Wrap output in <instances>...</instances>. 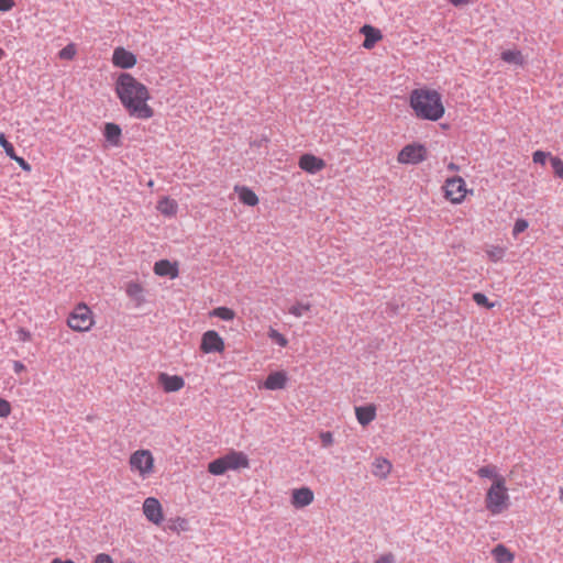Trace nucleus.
<instances>
[{
    "label": "nucleus",
    "mask_w": 563,
    "mask_h": 563,
    "mask_svg": "<svg viewBox=\"0 0 563 563\" xmlns=\"http://www.w3.org/2000/svg\"><path fill=\"white\" fill-rule=\"evenodd\" d=\"M114 90L131 118L148 120L154 115V110L148 104L151 95L147 87L131 74H120L115 80Z\"/></svg>",
    "instance_id": "nucleus-1"
},
{
    "label": "nucleus",
    "mask_w": 563,
    "mask_h": 563,
    "mask_svg": "<svg viewBox=\"0 0 563 563\" xmlns=\"http://www.w3.org/2000/svg\"><path fill=\"white\" fill-rule=\"evenodd\" d=\"M410 106L423 120L438 121L444 114L441 95L435 90L415 89L410 95Z\"/></svg>",
    "instance_id": "nucleus-2"
},
{
    "label": "nucleus",
    "mask_w": 563,
    "mask_h": 563,
    "mask_svg": "<svg viewBox=\"0 0 563 563\" xmlns=\"http://www.w3.org/2000/svg\"><path fill=\"white\" fill-rule=\"evenodd\" d=\"M485 505L493 515H498L508 507L509 495L505 478H497V483L492 484L486 494Z\"/></svg>",
    "instance_id": "nucleus-3"
},
{
    "label": "nucleus",
    "mask_w": 563,
    "mask_h": 563,
    "mask_svg": "<svg viewBox=\"0 0 563 563\" xmlns=\"http://www.w3.org/2000/svg\"><path fill=\"white\" fill-rule=\"evenodd\" d=\"M154 456L150 450L140 449L133 452L129 459L130 470L141 478H148L154 473Z\"/></svg>",
    "instance_id": "nucleus-4"
},
{
    "label": "nucleus",
    "mask_w": 563,
    "mask_h": 563,
    "mask_svg": "<svg viewBox=\"0 0 563 563\" xmlns=\"http://www.w3.org/2000/svg\"><path fill=\"white\" fill-rule=\"evenodd\" d=\"M67 324L74 331L87 332L95 324L93 314L86 303H78L69 313Z\"/></svg>",
    "instance_id": "nucleus-5"
},
{
    "label": "nucleus",
    "mask_w": 563,
    "mask_h": 563,
    "mask_svg": "<svg viewBox=\"0 0 563 563\" xmlns=\"http://www.w3.org/2000/svg\"><path fill=\"white\" fill-rule=\"evenodd\" d=\"M443 189L445 198L452 203H461L466 196V184L460 176L446 179Z\"/></svg>",
    "instance_id": "nucleus-6"
},
{
    "label": "nucleus",
    "mask_w": 563,
    "mask_h": 563,
    "mask_svg": "<svg viewBox=\"0 0 563 563\" xmlns=\"http://www.w3.org/2000/svg\"><path fill=\"white\" fill-rule=\"evenodd\" d=\"M224 347V341L217 331L208 330L202 334L200 350L203 353H222Z\"/></svg>",
    "instance_id": "nucleus-7"
},
{
    "label": "nucleus",
    "mask_w": 563,
    "mask_h": 563,
    "mask_svg": "<svg viewBox=\"0 0 563 563\" xmlns=\"http://www.w3.org/2000/svg\"><path fill=\"white\" fill-rule=\"evenodd\" d=\"M426 158V148L420 144L406 145L398 154V162L402 164H418Z\"/></svg>",
    "instance_id": "nucleus-8"
},
{
    "label": "nucleus",
    "mask_w": 563,
    "mask_h": 563,
    "mask_svg": "<svg viewBox=\"0 0 563 563\" xmlns=\"http://www.w3.org/2000/svg\"><path fill=\"white\" fill-rule=\"evenodd\" d=\"M227 471H236L240 468H246L250 465L249 457L241 451H230L225 455L220 457Z\"/></svg>",
    "instance_id": "nucleus-9"
},
{
    "label": "nucleus",
    "mask_w": 563,
    "mask_h": 563,
    "mask_svg": "<svg viewBox=\"0 0 563 563\" xmlns=\"http://www.w3.org/2000/svg\"><path fill=\"white\" fill-rule=\"evenodd\" d=\"M143 514L146 519L155 525H159L163 521L162 505L158 499L154 497H147L143 503Z\"/></svg>",
    "instance_id": "nucleus-10"
},
{
    "label": "nucleus",
    "mask_w": 563,
    "mask_h": 563,
    "mask_svg": "<svg viewBox=\"0 0 563 563\" xmlns=\"http://www.w3.org/2000/svg\"><path fill=\"white\" fill-rule=\"evenodd\" d=\"M112 63L114 66L129 69L136 64V57L133 53L126 51L123 47H117L113 51Z\"/></svg>",
    "instance_id": "nucleus-11"
},
{
    "label": "nucleus",
    "mask_w": 563,
    "mask_h": 563,
    "mask_svg": "<svg viewBox=\"0 0 563 563\" xmlns=\"http://www.w3.org/2000/svg\"><path fill=\"white\" fill-rule=\"evenodd\" d=\"M298 164L302 170L309 174H316L325 167V162L312 154H303Z\"/></svg>",
    "instance_id": "nucleus-12"
},
{
    "label": "nucleus",
    "mask_w": 563,
    "mask_h": 563,
    "mask_svg": "<svg viewBox=\"0 0 563 563\" xmlns=\"http://www.w3.org/2000/svg\"><path fill=\"white\" fill-rule=\"evenodd\" d=\"M314 495L309 487L296 488L291 493V505L295 508H303L313 501Z\"/></svg>",
    "instance_id": "nucleus-13"
},
{
    "label": "nucleus",
    "mask_w": 563,
    "mask_h": 563,
    "mask_svg": "<svg viewBox=\"0 0 563 563\" xmlns=\"http://www.w3.org/2000/svg\"><path fill=\"white\" fill-rule=\"evenodd\" d=\"M158 382L166 393L178 391L185 385L183 377H180L178 375H168L166 373L159 374Z\"/></svg>",
    "instance_id": "nucleus-14"
},
{
    "label": "nucleus",
    "mask_w": 563,
    "mask_h": 563,
    "mask_svg": "<svg viewBox=\"0 0 563 563\" xmlns=\"http://www.w3.org/2000/svg\"><path fill=\"white\" fill-rule=\"evenodd\" d=\"M288 377L284 371L271 373L265 379L263 387L267 390H279L286 387Z\"/></svg>",
    "instance_id": "nucleus-15"
},
{
    "label": "nucleus",
    "mask_w": 563,
    "mask_h": 563,
    "mask_svg": "<svg viewBox=\"0 0 563 563\" xmlns=\"http://www.w3.org/2000/svg\"><path fill=\"white\" fill-rule=\"evenodd\" d=\"M154 273L158 276L176 278L178 276V267L168 260H161L154 264Z\"/></svg>",
    "instance_id": "nucleus-16"
},
{
    "label": "nucleus",
    "mask_w": 563,
    "mask_h": 563,
    "mask_svg": "<svg viewBox=\"0 0 563 563\" xmlns=\"http://www.w3.org/2000/svg\"><path fill=\"white\" fill-rule=\"evenodd\" d=\"M391 467V463L387 459L377 457L373 463L372 473L374 476L385 479L390 474Z\"/></svg>",
    "instance_id": "nucleus-17"
},
{
    "label": "nucleus",
    "mask_w": 563,
    "mask_h": 563,
    "mask_svg": "<svg viewBox=\"0 0 563 563\" xmlns=\"http://www.w3.org/2000/svg\"><path fill=\"white\" fill-rule=\"evenodd\" d=\"M355 415L360 424L367 426L375 419L376 409L374 406L356 407Z\"/></svg>",
    "instance_id": "nucleus-18"
},
{
    "label": "nucleus",
    "mask_w": 563,
    "mask_h": 563,
    "mask_svg": "<svg viewBox=\"0 0 563 563\" xmlns=\"http://www.w3.org/2000/svg\"><path fill=\"white\" fill-rule=\"evenodd\" d=\"M361 32L365 35L363 46L367 49L372 48L382 38L380 31L371 25H364Z\"/></svg>",
    "instance_id": "nucleus-19"
},
{
    "label": "nucleus",
    "mask_w": 563,
    "mask_h": 563,
    "mask_svg": "<svg viewBox=\"0 0 563 563\" xmlns=\"http://www.w3.org/2000/svg\"><path fill=\"white\" fill-rule=\"evenodd\" d=\"M103 135L111 145H120L121 128L115 123H106Z\"/></svg>",
    "instance_id": "nucleus-20"
},
{
    "label": "nucleus",
    "mask_w": 563,
    "mask_h": 563,
    "mask_svg": "<svg viewBox=\"0 0 563 563\" xmlns=\"http://www.w3.org/2000/svg\"><path fill=\"white\" fill-rule=\"evenodd\" d=\"M500 58L510 65L523 66L526 64V58L519 49L504 51Z\"/></svg>",
    "instance_id": "nucleus-21"
},
{
    "label": "nucleus",
    "mask_w": 563,
    "mask_h": 563,
    "mask_svg": "<svg viewBox=\"0 0 563 563\" xmlns=\"http://www.w3.org/2000/svg\"><path fill=\"white\" fill-rule=\"evenodd\" d=\"M156 208L162 214L173 217L177 213L178 205L174 199L164 197L157 202Z\"/></svg>",
    "instance_id": "nucleus-22"
},
{
    "label": "nucleus",
    "mask_w": 563,
    "mask_h": 563,
    "mask_svg": "<svg viewBox=\"0 0 563 563\" xmlns=\"http://www.w3.org/2000/svg\"><path fill=\"white\" fill-rule=\"evenodd\" d=\"M239 192V199L246 206L254 207L258 203V198L253 190L247 187H235Z\"/></svg>",
    "instance_id": "nucleus-23"
},
{
    "label": "nucleus",
    "mask_w": 563,
    "mask_h": 563,
    "mask_svg": "<svg viewBox=\"0 0 563 563\" xmlns=\"http://www.w3.org/2000/svg\"><path fill=\"white\" fill-rule=\"evenodd\" d=\"M492 554L497 563H511L514 561L512 553L504 544L496 545Z\"/></svg>",
    "instance_id": "nucleus-24"
},
{
    "label": "nucleus",
    "mask_w": 563,
    "mask_h": 563,
    "mask_svg": "<svg viewBox=\"0 0 563 563\" xmlns=\"http://www.w3.org/2000/svg\"><path fill=\"white\" fill-rule=\"evenodd\" d=\"M126 294L128 296L137 302V305L144 301V291L143 287L139 283H129L126 285Z\"/></svg>",
    "instance_id": "nucleus-25"
},
{
    "label": "nucleus",
    "mask_w": 563,
    "mask_h": 563,
    "mask_svg": "<svg viewBox=\"0 0 563 563\" xmlns=\"http://www.w3.org/2000/svg\"><path fill=\"white\" fill-rule=\"evenodd\" d=\"M477 474L483 478H493L494 483H497V478H504L501 475L497 473V468L492 465L483 466L478 468Z\"/></svg>",
    "instance_id": "nucleus-26"
},
{
    "label": "nucleus",
    "mask_w": 563,
    "mask_h": 563,
    "mask_svg": "<svg viewBox=\"0 0 563 563\" xmlns=\"http://www.w3.org/2000/svg\"><path fill=\"white\" fill-rule=\"evenodd\" d=\"M211 316L218 317L221 320L231 321L234 319L235 313L232 309L228 307H218L212 310Z\"/></svg>",
    "instance_id": "nucleus-27"
},
{
    "label": "nucleus",
    "mask_w": 563,
    "mask_h": 563,
    "mask_svg": "<svg viewBox=\"0 0 563 563\" xmlns=\"http://www.w3.org/2000/svg\"><path fill=\"white\" fill-rule=\"evenodd\" d=\"M208 471L214 476H220L227 472V467H224L220 457H218L208 464Z\"/></svg>",
    "instance_id": "nucleus-28"
},
{
    "label": "nucleus",
    "mask_w": 563,
    "mask_h": 563,
    "mask_svg": "<svg viewBox=\"0 0 563 563\" xmlns=\"http://www.w3.org/2000/svg\"><path fill=\"white\" fill-rule=\"evenodd\" d=\"M311 308L310 303H303V302H297L296 305L291 306L289 308V313L299 318L303 316L307 311H309Z\"/></svg>",
    "instance_id": "nucleus-29"
},
{
    "label": "nucleus",
    "mask_w": 563,
    "mask_h": 563,
    "mask_svg": "<svg viewBox=\"0 0 563 563\" xmlns=\"http://www.w3.org/2000/svg\"><path fill=\"white\" fill-rule=\"evenodd\" d=\"M76 52L75 44L70 43L59 51L58 56L60 59L70 60L75 57Z\"/></svg>",
    "instance_id": "nucleus-30"
},
{
    "label": "nucleus",
    "mask_w": 563,
    "mask_h": 563,
    "mask_svg": "<svg viewBox=\"0 0 563 563\" xmlns=\"http://www.w3.org/2000/svg\"><path fill=\"white\" fill-rule=\"evenodd\" d=\"M268 336L279 346H286L288 343L287 339L280 332L273 328L269 329Z\"/></svg>",
    "instance_id": "nucleus-31"
},
{
    "label": "nucleus",
    "mask_w": 563,
    "mask_h": 563,
    "mask_svg": "<svg viewBox=\"0 0 563 563\" xmlns=\"http://www.w3.org/2000/svg\"><path fill=\"white\" fill-rule=\"evenodd\" d=\"M0 146L4 150L7 156L13 157L15 150L13 145L7 140L4 133L0 132Z\"/></svg>",
    "instance_id": "nucleus-32"
},
{
    "label": "nucleus",
    "mask_w": 563,
    "mask_h": 563,
    "mask_svg": "<svg viewBox=\"0 0 563 563\" xmlns=\"http://www.w3.org/2000/svg\"><path fill=\"white\" fill-rule=\"evenodd\" d=\"M550 161H551V166L553 168L554 174L559 178L563 179V161L556 156L551 157Z\"/></svg>",
    "instance_id": "nucleus-33"
},
{
    "label": "nucleus",
    "mask_w": 563,
    "mask_h": 563,
    "mask_svg": "<svg viewBox=\"0 0 563 563\" xmlns=\"http://www.w3.org/2000/svg\"><path fill=\"white\" fill-rule=\"evenodd\" d=\"M529 223L525 219H517L512 229L514 236H518L520 233L527 230Z\"/></svg>",
    "instance_id": "nucleus-34"
},
{
    "label": "nucleus",
    "mask_w": 563,
    "mask_h": 563,
    "mask_svg": "<svg viewBox=\"0 0 563 563\" xmlns=\"http://www.w3.org/2000/svg\"><path fill=\"white\" fill-rule=\"evenodd\" d=\"M319 437L323 448H329L334 443L333 434L330 431H322Z\"/></svg>",
    "instance_id": "nucleus-35"
},
{
    "label": "nucleus",
    "mask_w": 563,
    "mask_h": 563,
    "mask_svg": "<svg viewBox=\"0 0 563 563\" xmlns=\"http://www.w3.org/2000/svg\"><path fill=\"white\" fill-rule=\"evenodd\" d=\"M551 154L550 153H547V152H543V151H536L532 155V159L534 163L537 164H541V165H544L548 157H550Z\"/></svg>",
    "instance_id": "nucleus-36"
},
{
    "label": "nucleus",
    "mask_w": 563,
    "mask_h": 563,
    "mask_svg": "<svg viewBox=\"0 0 563 563\" xmlns=\"http://www.w3.org/2000/svg\"><path fill=\"white\" fill-rule=\"evenodd\" d=\"M11 413V405L8 400L0 397V418H7Z\"/></svg>",
    "instance_id": "nucleus-37"
},
{
    "label": "nucleus",
    "mask_w": 563,
    "mask_h": 563,
    "mask_svg": "<svg viewBox=\"0 0 563 563\" xmlns=\"http://www.w3.org/2000/svg\"><path fill=\"white\" fill-rule=\"evenodd\" d=\"M473 299L478 306L493 307V303H489L488 298L482 292H475Z\"/></svg>",
    "instance_id": "nucleus-38"
},
{
    "label": "nucleus",
    "mask_w": 563,
    "mask_h": 563,
    "mask_svg": "<svg viewBox=\"0 0 563 563\" xmlns=\"http://www.w3.org/2000/svg\"><path fill=\"white\" fill-rule=\"evenodd\" d=\"M10 158L13 159L14 162H16L23 170H25V172L31 170V165L23 157H20L16 154H14L13 157H10Z\"/></svg>",
    "instance_id": "nucleus-39"
},
{
    "label": "nucleus",
    "mask_w": 563,
    "mask_h": 563,
    "mask_svg": "<svg viewBox=\"0 0 563 563\" xmlns=\"http://www.w3.org/2000/svg\"><path fill=\"white\" fill-rule=\"evenodd\" d=\"M396 562V559H395V555L393 553H385L383 555H380L376 561L375 563H395Z\"/></svg>",
    "instance_id": "nucleus-40"
},
{
    "label": "nucleus",
    "mask_w": 563,
    "mask_h": 563,
    "mask_svg": "<svg viewBox=\"0 0 563 563\" xmlns=\"http://www.w3.org/2000/svg\"><path fill=\"white\" fill-rule=\"evenodd\" d=\"M488 255L493 261H499L504 256V250L500 247H495L488 252Z\"/></svg>",
    "instance_id": "nucleus-41"
},
{
    "label": "nucleus",
    "mask_w": 563,
    "mask_h": 563,
    "mask_svg": "<svg viewBox=\"0 0 563 563\" xmlns=\"http://www.w3.org/2000/svg\"><path fill=\"white\" fill-rule=\"evenodd\" d=\"M16 334H18V338L20 341L22 342H27L31 340V333L30 331L23 329V328H20L18 331H16Z\"/></svg>",
    "instance_id": "nucleus-42"
},
{
    "label": "nucleus",
    "mask_w": 563,
    "mask_h": 563,
    "mask_svg": "<svg viewBox=\"0 0 563 563\" xmlns=\"http://www.w3.org/2000/svg\"><path fill=\"white\" fill-rule=\"evenodd\" d=\"M92 563H113V561L110 555L100 553L95 558Z\"/></svg>",
    "instance_id": "nucleus-43"
},
{
    "label": "nucleus",
    "mask_w": 563,
    "mask_h": 563,
    "mask_svg": "<svg viewBox=\"0 0 563 563\" xmlns=\"http://www.w3.org/2000/svg\"><path fill=\"white\" fill-rule=\"evenodd\" d=\"M14 1L13 0H0V11H9L13 8Z\"/></svg>",
    "instance_id": "nucleus-44"
},
{
    "label": "nucleus",
    "mask_w": 563,
    "mask_h": 563,
    "mask_svg": "<svg viewBox=\"0 0 563 563\" xmlns=\"http://www.w3.org/2000/svg\"><path fill=\"white\" fill-rule=\"evenodd\" d=\"M13 371H14V373L20 374L21 372L25 371V366L22 362L14 361L13 362Z\"/></svg>",
    "instance_id": "nucleus-45"
},
{
    "label": "nucleus",
    "mask_w": 563,
    "mask_h": 563,
    "mask_svg": "<svg viewBox=\"0 0 563 563\" xmlns=\"http://www.w3.org/2000/svg\"><path fill=\"white\" fill-rule=\"evenodd\" d=\"M450 2L455 7H460L471 3L472 0H450Z\"/></svg>",
    "instance_id": "nucleus-46"
},
{
    "label": "nucleus",
    "mask_w": 563,
    "mask_h": 563,
    "mask_svg": "<svg viewBox=\"0 0 563 563\" xmlns=\"http://www.w3.org/2000/svg\"><path fill=\"white\" fill-rule=\"evenodd\" d=\"M448 169L452 170V172H457L459 170V166L456 164H454V163H450L448 165Z\"/></svg>",
    "instance_id": "nucleus-47"
},
{
    "label": "nucleus",
    "mask_w": 563,
    "mask_h": 563,
    "mask_svg": "<svg viewBox=\"0 0 563 563\" xmlns=\"http://www.w3.org/2000/svg\"><path fill=\"white\" fill-rule=\"evenodd\" d=\"M52 563H74V562H73V561H70V560H65V561H64V560H60V559H54V560L52 561Z\"/></svg>",
    "instance_id": "nucleus-48"
},
{
    "label": "nucleus",
    "mask_w": 563,
    "mask_h": 563,
    "mask_svg": "<svg viewBox=\"0 0 563 563\" xmlns=\"http://www.w3.org/2000/svg\"><path fill=\"white\" fill-rule=\"evenodd\" d=\"M4 57V52L3 49L0 47V60Z\"/></svg>",
    "instance_id": "nucleus-49"
},
{
    "label": "nucleus",
    "mask_w": 563,
    "mask_h": 563,
    "mask_svg": "<svg viewBox=\"0 0 563 563\" xmlns=\"http://www.w3.org/2000/svg\"><path fill=\"white\" fill-rule=\"evenodd\" d=\"M561 499L563 500V489H561Z\"/></svg>",
    "instance_id": "nucleus-50"
},
{
    "label": "nucleus",
    "mask_w": 563,
    "mask_h": 563,
    "mask_svg": "<svg viewBox=\"0 0 563 563\" xmlns=\"http://www.w3.org/2000/svg\"><path fill=\"white\" fill-rule=\"evenodd\" d=\"M353 563H360V562H353Z\"/></svg>",
    "instance_id": "nucleus-51"
}]
</instances>
